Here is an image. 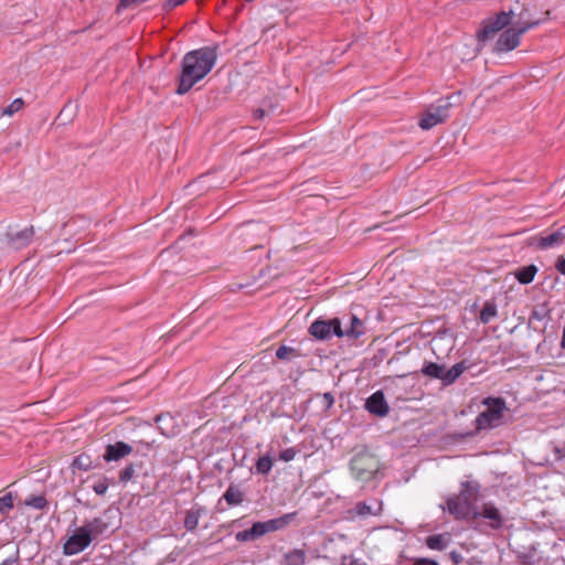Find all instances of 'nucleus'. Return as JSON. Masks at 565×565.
<instances>
[{
    "label": "nucleus",
    "instance_id": "obj_1",
    "mask_svg": "<svg viewBox=\"0 0 565 565\" xmlns=\"http://www.w3.org/2000/svg\"><path fill=\"white\" fill-rule=\"evenodd\" d=\"M217 53L214 47L205 46L188 52L182 60L177 94L188 93L202 81L214 67Z\"/></svg>",
    "mask_w": 565,
    "mask_h": 565
},
{
    "label": "nucleus",
    "instance_id": "obj_2",
    "mask_svg": "<svg viewBox=\"0 0 565 565\" xmlns=\"http://www.w3.org/2000/svg\"><path fill=\"white\" fill-rule=\"evenodd\" d=\"M480 484L475 480L461 482L458 494H451L440 508L447 510L456 520H478Z\"/></svg>",
    "mask_w": 565,
    "mask_h": 565
},
{
    "label": "nucleus",
    "instance_id": "obj_3",
    "mask_svg": "<svg viewBox=\"0 0 565 565\" xmlns=\"http://www.w3.org/2000/svg\"><path fill=\"white\" fill-rule=\"evenodd\" d=\"M483 409L476 417V429L488 430L497 428L503 424L508 411L503 398L487 397L482 401Z\"/></svg>",
    "mask_w": 565,
    "mask_h": 565
},
{
    "label": "nucleus",
    "instance_id": "obj_4",
    "mask_svg": "<svg viewBox=\"0 0 565 565\" xmlns=\"http://www.w3.org/2000/svg\"><path fill=\"white\" fill-rule=\"evenodd\" d=\"M511 26L519 29L521 32H527L532 28L541 24V20L536 19L526 1H516L509 9L503 10Z\"/></svg>",
    "mask_w": 565,
    "mask_h": 565
},
{
    "label": "nucleus",
    "instance_id": "obj_5",
    "mask_svg": "<svg viewBox=\"0 0 565 565\" xmlns=\"http://www.w3.org/2000/svg\"><path fill=\"white\" fill-rule=\"evenodd\" d=\"M292 519L294 514L289 513L265 522H256L252 525V527L236 533V540L238 542L254 541L262 537L266 533L284 529L291 522Z\"/></svg>",
    "mask_w": 565,
    "mask_h": 565
},
{
    "label": "nucleus",
    "instance_id": "obj_6",
    "mask_svg": "<svg viewBox=\"0 0 565 565\" xmlns=\"http://www.w3.org/2000/svg\"><path fill=\"white\" fill-rule=\"evenodd\" d=\"M510 26L509 20L502 10L495 15L488 18L483 21L481 29L477 32V39L480 46H484L488 41H491L500 31H504Z\"/></svg>",
    "mask_w": 565,
    "mask_h": 565
},
{
    "label": "nucleus",
    "instance_id": "obj_7",
    "mask_svg": "<svg viewBox=\"0 0 565 565\" xmlns=\"http://www.w3.org/2000/svg\"><path fill=\"white\" fill-rule=\"evenodd\" d=\"M310 334L319 340H326L332 335L342 338V323L339 319L331 320H316L309 328Z\"/></svg>",
    "mask_w": 565,
    "mask_h": 565
},
{
    "label": "nucleus",
    "instance_id": "obj_8",
    "mask_svg": "<svg viewBox=\"0 0 565 565\" xmlns=\"http://www.w3.org/2000/svg\"><path fill=\"white\" fill-rule=\"evenodd\" d=\"M450 106L451 104L449 102H441L438 105L427 108L419 120V127L424 130H428L446 120L449 116Z\"/></svg>",
    "mask_w": 565,
    "mask_h": 565
},
{
    "label": "nucleus",
    "instance_id": "obj_9",
    "mask_svg": "<svg viewBox=\"0 0 565 565\" xmlns=\"http://www.w3.org/2000/svg\"><path fill=\"white\" fill-rule=\"evenodd\" d=\"M524 34L519 29L508 26L501 32L494 43L493 50L495 52H509L514 50L520 44V39Z\"/></svg>",
    "mask_w": 565,
    "mask_h": 565
},
{
    "label": "nucleus",
    "instance_id": "obj_10",
    "mask_svg": "<svg viewBox=\"0 0 565 565\" xmlns=\"http://www.w3.org/2000/svg\"><path fill=\"white\" fill-rule=\"evenodd\" d=\"M92 543L85 529L82 526L77 527L74 533L67 539L64 544L65 555H75L83 552Z\"/></svg>",
    "mask_w": 565,
    "mask_h": 565
},
{
    "label": "nucleus",
    "instance_id": "obj_11",
    "mask_svg": "<svg viewBox=\"0 0 565 565\" xmlns=\"http://www.w3.org/2000/svg\"><path fill=\"white\" fill-rule=\"evenodd\" d=\"M351 470L356 479L367 480L375 472V462L371 457L359 456L352 459Z\"/></svg>",
    "mask_w": 565,
    "mask_h": 565
},
{
    "label": "nucleus",
    "instance_id": "obj_12",
    "mask_svg": "<svg viewBox=\"0 0 565 565\" xmlns=\"http://www.w3.org/2000/svg\"><path fill=\"white\" fill-rule=\"evenodd\" d=\"M34 235L32 226H25L21 230L10 228L7 233L9 243L13 248H22L26 246Z\"/></svg>",
    "mask_w": 565,
    "mask_h": 565
},
{
    "label": "nucleus",
    "instance_id": "obj_13",
    "mask_svg": "<svg viewBox=\"0 0 565 565\" xmlns=\"http://www.w3.org/2000/svg\"><path fill=\"white\" fill-rule=\"evenodd\" d=\"M132 452V447L124 441H117L115 444H110L106 447L105 454L103 456L104 460L109 461H118L122 458L129 456Z\"/></svg>",
    "mask_w": 565,
    "mask_h": 565
},
{
    "label": "nucleus",
    "instance_id": "obj_14",
    "mask_svg": "<svg viewBox=\"0 0 565 565\" xmlns=\"http://www.w3.org/2000/svg\"><path fill=\"white\" fill-rule=\"evenodd\" d=\"M366 409L374 415L385 416L388 413V405L385 401L384 394L381 391L373 393L365 403Z\"/></svg>",
    "mask_w": 565,
    "mask_h": 565
},
{
    "label": "nucleus",
    "instance_id": "obj_15",
    "mask_svg": "<svg viewBox=\"0 0 565 565\" xmlns=\"http://www.w3.org/2000/svg\"><path fill=\"white\" fill-rule=\"evenodd\" d=\"M478 519L487 520L492 529H499L503 521L500 511L491 503L479 505Z\"/></svg>",
    "mask_w": 565,
    "mask_h": 565
},
{
    "label": "nucleus",
    "instance_id": "obj_16",
    "mask_svg": "<svg viewBox=\"0 0 565 565\" xmlns=\"http://www.w3.org/2000/svg\"><path fill=\"white\" fill-rule=\"evenodd\" d=\"M565 243V225L556 232L541 236L537 239V247L541 249L553 248Z\"/></svg>",
    "mask_w": 565,
    "mask_h": 565
},
{
    "label": "nucleus",
    "instance_id": "obj_17",
    "mask_svg": "<svg viewBox=\"0 0 565 565\" xmlns=\"http://www.w3.org/2000/svg\"><path fill=\"white\" fill-rule=\"evenodd\" d=\"M364 333L363 322L355 316H351L349 319V324L342 327V337H348L350 339H358Z\"/></svg>",
    "mask_w": 565,
    "mask_h": 565
},
{
    "label": "nucleus",
    "instance_id": "obj_18",
    "mask_svg": "<svg viewBox=\"0 0 565 565\" xmlns=\"http://www.w3.org/2000/svg\"><path fill=\"white\" fill-rule=\"evenodd\" d=\"M83 527L85 529L88 536L93 541L97 539L99 535H103L107 531L108 525L104 520L96 518L85 523Z\"/></svg>",
    "mask_w": 565,
    "mask_h": 565
},
{
    "label": "nucleus",
    "instance_id": "obj_19",
    "mask_svg": "<svg viewBox=\"0 0 565 565\" xmlns=\"http://www.w3.org/2000/svg\"><path fill=\"white\" fill-rule=\"evenodd\" d=\"M382 511V503L379 501H374L373 503L367 502H359L354 507V512L356 515L366 516V515H377Z\"/></svg>",
    "mask_w": 565,
    "mask_h": 565
},
{
    "label": "nucleus",
    "instance_id": "obj_20",
    "mask_svg": "<svg viewBox=\"0 0 565 565\" xmlns=\"http://www.w3.org/2000/svg\"><path fill=\"white\" fill-rule=\"evenodd\" d=\"M451 542L449 533L436 534L427 537L426 544L430 550L443 551Z\"/></svg>",
    "mask_w": 565,
    "mask_h": 565
},
{
    "label": "nucleus",
    "instance_id": "obj_21",
    "mask_svg": "<svg viewBox=\"0 0 565 565\" xmlns=\"http://www.w3.org/2000/svg\"><path fill=\"white\" fill-rule=\"evenodd\" d=\"M467 366L463 362L457 363L452 365L449 370H446L444 367V376L441 379V382L445 385H449L454 383L465 371Z\"/></svg>",
    "mask_w": 565,
    "mask_h": 565
},
{
    "label": "nucleus",
    "instance_id": "obj_22",
    "mask_svg": "<svg viewBox=\"0 0 565 565\" xmlns=\"http://www.w3.org/2000/svg\"><path fill=\"white\" fill-rule=\"evenodd\" d=\"M536 273H537V267L535 265H529V266H525V267L519 269L515 273V278L521 284H530L533 281Z\"/></svg>",
    "mask_w": 565,
    "mask_h": 565
},
{
    "label": "nucleus",
    "instance_id": "obj_23",
    "mask_svg": "<svg viewBox=\"0 0 565 565\" xmlns=\"http://www.w3.org/2000/svg\"><path fill=\"white\" fill-rule=\"evenodd\" d=\"M422 372L429 377L441 380L444 376V366L437 363L429 362L424 365Z\"/></svg>",
    "mask_w": 565,
    "mask_h": 565
},
{
    "label": "nucleus",
    "instance_id": "obj_24",
    "mask_svg": "<svg viewBox=\"0 0 565 565\" xmlns=\"http://www.w3.org/2000/svg\"><path fill=\"white\" fill-rule=\"evenodd\" d=\"M273 466H274V460H273L271 456H269V455L263 456L256 461V466H255L256 472L259 475H268L270 472Z\"/></svg>",
    "mask_w": 565,
    "mask_h": 565
},
{
    "label": "nucleus",
    "instance_id": "obj_25",
    "mask_svg": "<svg viewBox=\"0 0 565 565\" xmlns=\"http://www.w3.org/2000/svg\"><path fill=\"white\" fill-rule=\"evenodd\" d=\"M243 492L234 487H230L224 493V499L230 505H237L243 501Z\"/></svg>",
    "mask_w": 565,
    "mask_h": 565
},
{
    "label": "nucleus",
    "instance_id": "obj_26",
    "mask_svg": "<svg viewBox=\"0 0 565 565\" xmlns=\"http://www.w3.org/2000/svg\"><path fill=\"white\" fill-rule=\"evenodd\" d=\"M200 516V510H190L184 519V527L188 531H194L199 525Z\"/></svg>",
    "mask_w": 565,
    "mask_h": 565
},
{
    "label": "nucleus",
    "instance_id": "obj_27",
    "mask_svg": "<svg viewBox=\"0 0 565 565\" xmlns=\"http://www.w3.org/2000/svg\"><path fill=\"white\" fill-rule=\"evenodd\" d=\"M305 563V553L300 550L291 551L286 555V564L287 565H303Z\"/></svg>",
    "mask_w": 565,
    "mask_h": 565
},
{
    "label": "nucleus",
    "instance_id": "obj_28",
    "mask_svg": "<svg viewBox=\"0 0 565 565\" xmlns=\"http://www.w3.org/2000/svg\"><path fill=\"white\" fill-rule=\"evenodd\" d=\"M497 315V307L494 303L487 302L480 312V320L488 323Z\"/></svg>",
    "mask_w": 565,
    "mask_h": 565
},
{
    "label": "nucleus",
    "instance_id": "obj_29",
    "mask_svg": "<svg viewBox=\"0 0 565 565\" xmlns=\"http://www.w3.org/2000/svg\"><path fill=\"white\" fill-rule=\"evenodd\" d=\"M24 504L36 510H42L46 505V500L43 495H32L24 501Z\"/></svg>",
    "mask_w": 565,
    "mask_h": 565
},
{
    "label": "nucleus",
    "instance_id": "obj_30",
    "mask_svg": "<svg viewBox=\"0 0 565 565\" xmlns=\"http://www.w3.org/2000/svg\"><path fill=\"white\" fill-rule=\"evenodd\" d=\"M73 467L86 471L92 467V459L87 455H79L74 459Z\"/></svg>",
    "mask_w": 565,
    "mask_h": 565
},
{
    "label": "nucleus",
    "instance_id": "obj_31",
    "mask_svg": "<svg viewBox=\"0 0 565 565\" xmlns=\"http://www.w3.org/2000/svg\"><path fill=\"white\" fill-rule=\"evenodd\" d=\"M22 106L23 100L21 98H17L2 110V115L12 116L13 114L18 113Z\"/></svg>",
    "mask_w": 565,
    "mask_h": 565
},
{
    "label": "nucleus",
    "instance_id": "obj_32",
    "mask_svg": "<svg viewBox=\"0 0 565 565\" xmlns=\"http://www.w3.org/2000/svg\"><path fill=\"white\" fill-rule=\"evenodd\" d=\"M13 509L12 493H8L0 498V513H7Z\"/></svg>",
    "mask_w": 565,
    "mask_h": 565
},
{
    "label": "nucleus",
    "instance_id": "obj_33",
    "mask_svg": "<svg viewBox=\"0 0 565 565\" xmlns=\"http://www.w3.org/2000/svg\"><path fill=\"white\" fill-rule=\"evenodd\" d=\"M294 355H296L295 349L287 347V345H281L276 351V356L279 360H289Z\"/></svg>",
    "mask_w": 565,
    "mask_h": 565
},
{
    "label": "nucleus",
    "instance_id": "obj_34",
    "mask_svg": "<svg viewBox=\"0 0 565 565\" xmlns=\"http://www.w3.org/2000/svg\"><path fill=\"white\" fill-rule=\"evenodd\" d=\"M340 565H367L362 558L356 557L353 554L343 555L340 561Z\"/></svg>",
    "mask_w": 565,
    "mask_h": 565
},
{
    "label": "nucleus",
    "instance_id": "obj_35",
    "mask_svg": "<svg viewBox=\"0 0 565 565\" xmlns=\"http://www.w3.org/2000/svg\"><path fill=\"white\" fill-rule=\"evenodd\" d=\"M134 475L135 468L132 465H129L119 472V479L121 482H127L132 479Z\"/></svg>",
    "mask_w": 565,
    "mask_h": 565
},
{
    "label": "nucleus",
    "instance_id": "obj_36",
    "mask_svg": "<svg viewBox=\"0 0 565 565\" xmlns=\"http://www.w3.org/2000/svg\"><path fill=\"white\" fill-rule=\"evenodd\" d=\"M108 487L109 486L107 480H100L93 486V490L95 491V493L103 495L107 492Z\"/></svg>",
    "mask_w": 565,
    "mask_h": 565
},
{
    "label": "nucleus",
    "instance_id": "obj_37",
    "mask_svg": "<svg viewBox=\"0 0 565 565\" xmlns=\"http://www.w3.org/2000/svg\"><path fill=\"white\" fill-rule=\"evenodd\" d=\"M295 456H296V451H295V449H292V448H287V449H285V450H282V451L280 452V455H279V459H280L281 461L288 462V461L294 460Z\"/></svg>",
    "mask_w": 565,
    "mask_h": 565
},
{
    "label": "nucleus",
    "instance_id": "obj_38",
    "mask_svg": "<svg viewBox=\"0 0 565 565\" xmlns=\"http://www.w3.org/2000/svg\"><path fill=\"white\" fill-rule=\"evenodd\" d=\"M147 0H120L119 9H127L140 3L146 2Z\"/></svg>",
    "mask_w": 565,
    "mask_h": 565
},
{
    "label": "nucleus",
    "instance_id": "obj_39",
    "mask_svg": "<svg viewBox=\"0 0 565 565\" xmlns=\"http://www.w3.org/2000/svg\"><path fill=\"white\" fill-rule=\"evenodd\" d=\"M186 0H167L166 3H164V8L170 10V9H173L178 6H181L182 3H184Z\"/></svg>",
    "mask_w": 565,
    "mask_h": 565
},
{
    "label": "nucleus",
    "instance_id": "obj_40",
    "mask_svg": "<svg viewBox=\"0 0 565 565\" xmlns=\"http://www.w3.org/2000/svg\"><path fill=\"white\" fill-rule=\"evenodd\" d=\"M555 268L557 271H559L562 275H565V257H559L555 264Z\"/></svg>",
    "mask_w": 565,
    "mask_h": 565
},
{
    "label": "nucleus",
    "instance_id": "obj_41",
    "mask_svg": "<svg viewBox=\"0 0 565 565\" xmlns=\"http://www.w3.org/2000/svg\"><path fill=\"white\" fill-rule=\"evenodd\" d=\"M19 559L18 552L13 556H10L1 562L0 565H14Z\"/></svg>",
    "mask_w": 565,
    "mask_h": 565
},
{
    "label": "nucleus",
    "instance_id": "obj_42",
    "mask_svg": "<svg viewBox=\"0 0 565 565\" xmlns=\"http://www.w3.org/2000/svg\"><path fill=\"white\" fill-rule=\"evenodd\" d=\"M254 117L256 119H263L265 117V110L263 108H258L254 111Z\"/></svg>",
    "mask_w": 565,
    "mask_h": 565
},
{
    "label": "nucleus",
    "instance_id": "obj_43",
    "mask_svg": "<svg viewBox=\"0 0 565 565\" xmlns=\"http://www.w3.org/2000/svg\"><path fill=\"white\" fill-rule=\"evenodd\" d=\"M168 419H171V417H170V416H168V415H159V416H157L156 422H157L158 424H161V423H164V422H166V420H168Z\"/></svg>",
    "mask_w": 565,
    "mask_h": 565
},
{
    "label": "nucleus",
    "instance_id": "obj_44",
    "mask_svg": "<svg viewBox=\"0 0 565 565\" xmlns=\"http://www.w3.org/2000/svg\"><path fill=\"white\" fill-rule=\"evenodd\" d=\"M160 429H161V433L164 435V436H173L174 435V431H167L166 428L163 426H160Z\"/></svg>",
    "mask_w": 565,
    "mask_h": 565
},
{
    "label": "nucleus",
    "instance_id": "obj_45",
    "mask_svg": "<svg viewBox=\"0 0 565 565\" xmlns=\"http://www.w3.org/2000/svg\"><path fill=\"white\" fill-rule=\"evenodd\" d=\"M561 347L563 349H565V328H564L563 333H562Z\"/></svg>",
    "mask_w": 565,
    "mask_h": 565
},
{
    "label": "nucleus",
    "instance_id": "obj_46",
    "mask_svg": "<svg viewBox=\"0 0 565 565\" xmlns=\"http://www.w3.org/2000/svg\"><path fill=\"white\" fill-rule=\"evenodd\" d=\"M139 445L143 448V449H149L150 448V444L149 443H143V441H140Z\"/></svg>",
    "mask_w": 565,
    "mask_h": 565
}]
</instances>
